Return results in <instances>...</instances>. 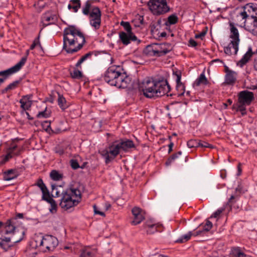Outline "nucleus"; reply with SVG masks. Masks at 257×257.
<instances>
[{
    "label": "nucleus",
    "instance_id": "e2e57ef3",
    "mask_svg": "<svg viewBox=\"0 0 257 257\" xmlns=\"http://www.w3.org/2000/svg\"><path fill=\"white\" fill-rule=\"evenodd\" d=\"M32 96L31 95H27L24 96L22 99H24V100H26L27 101L28 103H31V99L32 98Z\"/></svg>",
    "mask_w": 257,
    "mask_h": 257
},
{
    "label": "nucleus",
    "instance_id": "4d7b16f0",
    "mask_svg": "<svg viewBox=\"0 0 257 257\" xmlns=\"http://www.w3.org/2000/svg\"><path fill=\"white\" fill-rule=\"evenodd\" d=\"M37 116L38 118H40V117L47 118V117H48L49 116V114H48L46 113V111L45 110V111L39 112L37 114Z\"/></svg>",
    "mask_w": 257,
    "mask_h": 257
},
{
    "label": "nucleus",
    "instance_id": "c03bdc74",
    "mask_svg": "<svg viewBox=\"0 0 257 257\" xmlns=\"http://www.w3.org/2000/svg\"><path fill=\"white\" fill-rule=\"evenodd\" d=\"M43 195H42V199L47 201V202L49 201L50 200L52 199V198L50 196V193L48 189L46 190H44L42 191Z\"/></svg>",
    "mask_w": 257,
    "mask_h": 257
},
{
    "label": "nucleus",
    "instance_id": "58836bf2",
    "mask_svg": "<svg viewBox=\"0 0 257 257\" xmlns=\"http://www.w3.org/2000/svg\"><path fill=\"white\" fill-rule=\"evenodd\" d=\"M200 140H190L187 142V146L189 148L199 147Z\"/></svg>",
    "mask_w": 257,
    "mask_h": 257
},
{
    "label": "nucleus",
    "instance_id": "bb28decb",
    "mask_svg": "<svg viewBox=\"0 0 257 257\" xmlns=\"http://www.w3.org/2000/svg\"><path fill=\"white\" fill-rule=\"evenodd\" d=\"M208 83V81L205 77L204 73L200 75L199 77L195 80L193 85L194 86H198L201 84L207 85Z\"/></svg>",
    "mask_w": 257,
    "mask_h": 257
},
{
    "label": "nucleus",
    "instance_id": "f03ea898",
    "mask_svg": "<svg viewBox=\"0 0 257 257\" xmlns=\"http://www.w3.org/2000/svg\"><path fill=\"white\" fill-rule=\"evenodd\" d=\"M85 43L84 35L74 26H69L63 32V49L73 54L80 50Z\"/></svg>",
    "mask_w": 257,
    "mask_h": 257
},
{
    "label": "nucleus",
    "instance_id": "b1692460",
    "mask_svg": "<svg viewBox=\"0 0 257 257\" xmlns=\"http://www.w3.org/2000/svg\"><path fill=\"white\" fill-rule=\"evenodd\" d=\"M144 227L148 229H147V233L148 234H153L157 231V227L155 224L152 223L150 221H147L144 225Z\"/></svg>",
    "mask_w": 257,
    "mask_h": 257
},
{
    "label": "nucleus",
    "instance_id": "bf43d9fd",
    "mask_svg": "<svg viewBox=\"0 0 257 257\" xmlns=\"http://www.w3.org/2000/svg\"><path fill=\"white\" fill-rule=\"evenodd\" d=\"M18 219H17L15 217L12 218L11 219L8 220L10 221V223L12 224L14 226L17 227V224L18 223Z\"/></svg>",
    "mask_w": 257,
    "mask_h": 257
},
{
    "label": "nucleus",
    "instance_id": "13d9d810",
    "mask_svg": "<svg viewBox=\"0 0 257 257\" xmlns=\"http://www.w3.org/2000/svg\"><path fill=\"white\" fill-rule=\"evenodd\" d=\"M174 74H175L176 76V83L178 84V83H182L181 82V72H176L175 73H174Z\"/></svg>",
    "mask_w": 257,
    "mask_h": 257
},
{
    "label": "nucleus",
    "instance_id": "c85d7f7f",
    "mask_svg": "<svg viewBox=\"0 0 257 257\" xmlns=\"http://www.w3.org/2000/svg\"><path fill=\"white\" fill-rule=\"evenodd\" d=\"M20 82L21 80H16L10 83L4 89L2 90V93H5L9 90L15 89L18 87V85L20 83Z\"/></svg>",
    "mask_w": 257,
    "mask_h": 257
},
{
    "label": "nucleus",
    "instance_id": "39448f33",
    "mask_svg": "<svg viewBox=\"0 0 257 257\" xmlns=\"http://www.w3.org/2000/svg\"><path fill=\"white\" fill-rule=\"evenodd\" d=\"M93 0H87L82 8V14L88 17L90 26L98 30L101 23V12L97 6H93Z\"/></svg>",
    "mask_w": 257,
    "mask_h": 257
},
{
    "label": "nucleus",
    "instance_id": "0e129e2a",
    "mask_svg": "<svg viewBox=\"0 0 257 257\" xmlns=\"http://www.w3.org/2000/svg\"><path fill=\"white\" fill-rule=\"evenodd\" d=\"M0 239L3 240V241L8 242V243H12V236L11 237H4L0 238Z\"/></svg>",
    "mask_w": 257,
    "mask_h": 257
},
{
    "label": "nucleus",
    "instance_id": "f704fd0d",
    "mask_svg": "<svg viewBox=\"0 0 257 257\" xmlns=\"http://www.w3.org/2000/svg\"><path fill=\"white\" fill-rule=\"evenodd\" d=\"M70 3L72 4L73 11L74 13H77L78 10L81 8V4L80 0H70Z\"/></svg>",
    "mask_w": 257,
    "mask_h": 257
},
{
    "label": "nucleus",
    "instance_id": "ddd939ff",
    "mask_svg": "<svg viewBox=\"0 0 257 257\" xmlns=\"http://www.w3.org/2000/svg\"><path fill=\"white\" fill-rule=\"evenodd\" d=\"M243 10L246 14L247 20L251 22L252 19L257 18V7L256 5L253 3H249L242 7Z\"/></svg>",
    "mask_w": 257,
    "mask_h": 257
},
{
    "label": "nucleus",
    "instance_id": "4be33fe9",
    "mask_svg": "<svg viewBox=\"0 0 257 257\" xmlns=\"http://www.w3.org/2000/svg\"><path fill=\"white\" fill-rule=\"evenodd\" d=\"M58 94V104L62 110H65L69 106V103L67 102L63 95L57 92Z\"/></svg>",
    "mask_w": 257,
    "mask_h": 257
},
{
    "label": "nucleus",
    "instance_id": "864d4df0",
    "mask_svg": "<svg viewBox=\"0 0 257 257\" xmlns=\"http://www.w3.org/2000/svg\"><path fill=\"white\" fill-rule=\"evenodd\" d=\"M224 208H219L217 209L211 216L210 218H217L220 214L224 211Z\"/></svg>",
    "mask_w": 257,
    "mask_h": 257
},
{
    "label": "nucleus",
    "instance_id": "5fc2aeb1",
    "mask_svg": "<svg viewBox=\"0 0 257 257\" xmlns=\"http://www.w3.org/2000/svg\"><path fill=\"white\" fill-rule=\"evenodd\" d=\"M8 153H10V155H12V157L14 156H19L21 154V150H19V151L15 152L13 150H11V148H9L7 151Z\"/></svg>",
    "mask_w": 257,
    "mask_h": 257
},
{
    "label": "nucleus",
    "instance_id": "f257e3e1",
    "mask_svg": "<svg viewBox=\"0 0 257 257\" xmlns=\"http://www.w3.org/2000/svg\"><path fill=\"white\" fill-rule=\"evenodd\" d=\"M139 90L146 97L149 98L161 97L165 94L171 97L176 95L169 93L171 86L166 80L155 81L149 78L145 79L139 85Z\"/></svg>",
    "mask_w": 257,
    "mask_h": 257
},
{
    "label": "nucleus",
    "instance_id": "6ab92c4d",
    "mask_svg": "<svg viewBox=\"0 0 257 257\" xmlns=\"http://www.w3.org/2000/svg\"><path fill=\"white\" fill-rule=\"evenodd\" d=\"M121 150L127 152L129 149L135 148V145L133 141L130 140H121L119 141Z\"/></svg>",
    "mask_w": 257,
    "mask_h": 257
},
{
    "label": "nucleus",
    "instance_id": "ea45409f",
    "mask_svg": "<svg viewBox=\"0 0 257 257\" xmlns=\"http://www.w3.org/2000/svg\"><path fill=\"white\" fill-rule=\"evenodd\" d=\"M120 25L122 26L124 29L127 32V33H133L132 32V27L129 22L121 21Z\"/></svg>",
    "mask_w": 257,
    "mask_h": 257
},
{
    "label": "nucleus",
    "instance_id": "4c0bfd02",
    "mask_svg": "<svg viewBox=\"0 0 257 257\" xmlns=\"http://www.w3.org/2000/svg\"><path fill=\"white\" fill-rule=\"evenodd\" d=\"M178 21V18L176 14H173L170 15L168 18V21L167 23H169V25H174L176 24Z\"/></svg>",
    "mask_w": 257,
    "mask_h": 257
},
{
    "label": "nucleus",
    "instance_id": "f8f14e48",
    "mask_svg": "<svg viewBox=\"0 0 257 257\" xmlns=\"http://www.w3.org/2000/svg\"><path fill=\"white\" fill-rule=\"evenodd\" d=\"M58 244L57 238L51 235H45L40 242V245L44 246L48 250H53Z\"/></svg>",
    "mask_w": 257,
    "mask_h": 257
},
{
    "label": "nucleus",
    "instance_id": "09e8293b",
    "mask_svg": "<svg viewBox=\"0 0 257 257\" xmlns=\"http://www.w3.org/2000/svg\"><path fill=\"white\" fill-rule=\"evenodd\" d=\"M212 227V223L211 221L207 220L206 223L204 225L203 230L204 232H207L209 231Z\"/></svg>",
    "mask_w": 257,
    "mask_h": 257
},
{
    "label": "nucleus",
    "instance_id": "473e14b6",
    "mask_svg": "<svg viewBox=\"0 0 257 257\" xmlns=\"http://www.w3.org/2000/svg\"><path fill=\"white\" fill-rule=\"evenodd\" d=\"M176 89L177 91V95L178 96H182L185 91V87L183 83H180L177 84Z\"/></svg>",
    "mask_w": 257,
    "mask_h": 257
},
{
    "label": "nucleus",
    "instance_id": "9b49d317",
    "mask_svg": "<svg viewBox=\"0 0 257 257\" xmlns=\"http://www.w3.org/2000/svg\"><path fill=\"white\" fill-rule=\"evenodd\" d=\"M27 60V56H24L14 66L7 70L0 71V84L3 83L9 76L20 70L26 63Z\"/></svg>",
    "mask_w": 257,
    "mask_h": 257
},
{
    "label": "nucleus",
    "instance_id": "49530a36",
    "mask_svg": "<svg viewBox=\"0 0 257 257\" xmlns=\"http://www.w3.org/2000/svg\"><path fill=\"white\" fill-rule=\"evenodd\" d=\"M36 185L39 187L42 191H43L44 190L46 191V189H47V187L44 183L43 181L41 178H40L38 180L36 184Z\"/></svg>",
    "mask_w": 257,
    "mask_h": 257
},
{
    "label": "nucleus",
    "instance_id": "4468645a",
    "mask_svg": "<svg viewBox=\"0 0 257 257\" xmlns=\"http://www.w3.org/2000/svg\"><path fill=\"white\" fill-rule=\"evenodd\" d=\"M238 96V103L247 105H249L254 99L253 92L247 90L240 91Z\"/></svg>",
    "mask_w": 257,
    "mask_h": 257
},
{
    "label": "nucleus",
    "instance_id": "20e7f679",
    "mask_svg": "<svg viewBox=\"0 0 257 257\" xmlns=\"http://www.w3.org/2000/svg\"><path fill=\"white\" fill-rule=\"evenodd\" d=\"M81 191L74 186H71L61 192L59 205L64 210L76 206L81 201Z\"/></svg>",
    "mask_w": 257,
    "mask_h": 257
},
{
    "label": "nucleus",
    "instance_id": "5701e85b",
    "mask_svg": "<svg viewBox=\"0 0 257 257\" xmlns=\"http://www.w3.org/2000/svg\"><path fill=\"white\" fill-rule=\"evenodd\" d=\"M252 55V52L251 48H249L247 52L243 55L242 58L239 61L238 64L240 67L244 65L250 59Z\"/></svg>",
    "mask_w": 257,
    "mask_h": 257
},
{
    "label": "nucleus",
    "instance_id": "423d86ee",
    "mask_svg": "<svg viewBox=\"0 0 257 257\" xmlns=\"http://www.w3.org/2000/svg\"><path fill=\"white\" fill-rule=\"evenodd\" d=\"M173 49V46L169 43L154 44L146 47V53L151 56L161 57L165 55Z\"/></svg>",
    "mask_w": 257,
    "mask_h": 257
},
{
    "label": "nucleus",
    "instance_id": "3c124183",
    "mask_svg": "<svg viewBox=\"0 0 257 257\" xmlns=\"http://www.w3.org/2000/svg\"><path fill=\"white\" fill-rule=\"evenodd\" d=\"M199 147L201 148H212L213 146L208 143L207 142H206L200 140V143H199Z\"/></svg>",
    "mask_w": 257,
    "mask_h": 257
},
{
    "label": "nucleus",
    "instance_id": "7ed1b4c3",
    "mask_svg": "<svg viewBox=\"0 0 257 257\" xmlns=\"http://www.w3.org/2000/svg\"><path fill=\"white\" fill-rule=\"evenodd\" d=\"M118 69L119 67L115 66L109 67L104 74V79L112 86L118 88H127L130 82V78L125 74L120 72Z\"/></svg>",
    "mask_w": 257,
    "mask_h": 257
},
{
    "label": "nucleus",
    "instance_id": "774afa93",
    "mask_svg": "<svg viewBox=\"0 0 257 257\" xmlns=\"http://www.w3.org/2000/svg\"><path fill=\"white\" fill-rule=\"evenodd\" d=\"M232 102V100L230 99H227V103H223V105L224 106V108L225 109L227 108V107L228 106V105L231 104Z\"/></svg>",
    "mask_w": 257,
    "mask_h": 257
},
{
    "label": "nucleus",
    "instance_id": "aec40b11",
    "mask_svg": "<svg viewBox=\"0 0 257 257\" xmlns=\"http://www.w3.org/2000/svg\"><path fill=\"white\" fill-rule=\"evenodd\" d=\"M22 239V237L18 239L15 238V237L12 236V243H8L3 241L0 239V246L5 250L7 251L10 249L12 246H14L15 243L20 242Z\"/></svg>",
    "mask_w": 257,
    "mask_h": 257
},
{
    "label": "nucleus",
    "instance_id": "8fccbe9b",
    "mask_svg": "<svg viewBox=\"0 0 257 257\" xmlns=\"http://www.w3.org/2000/svg\"><path fill=\"white\" fill-rule=\"evenodd\" d=\"M40 36H39L37 38H36L33 44L30 46V49L33 50L36 45H38L41 48H42V46L41 45L40 41H39Z\"/></svg>",
    "mask_w": 257,
    "mask_h": 257
},
{
    "label": "nucleus",
    "instance_id": "a18cd8bd",
    "mask_svg": "<svg viewBox=\"0 0 257 257\" xmlns=\"http://www.w3.org/2000/svg\"><path fill=\"white\" fill-rule=\"evenodd\" d=\"M48 203H50L51 205V208L50 209V211L52 213H55L56 212L57 205L55 202V201L52 198Z\"/></svg>",
    "mask_w": 257,
    "mask_h": 257
},
{
    "label": "nucleus",
    "instance_id": "680f3d73",
    "mask_svg": "<svg viewBox=\"0 0 257 257\" xmlns=\"http://www.w3.org/2000/svg\"><path fill=\"white\" fill-rule=\"evenodd\" d=\"M205 35H206L205 32H202L201 33H200L199 34H196L195 38L196 39L200 38L201 39H202Z\"/></svg>",
    "mask_w": 257,
    "mask_h": 257
},
{
    "label": "nucleus",
    "instance_id": "603ef678",
    "mask_svg": "<svg viewBox=\"0 0 257 257\" xmlns=\"http://www.w3.org/2000/svg\"><path fill=\"white\" fill-rule=\"evenodd\" d=\"M52 190V193H54V191L56 190V192L55 193V197H60V198H61V193H60V192L57 190V186H56L55 185L52 184L51 185Z\"/></svg>",
    "mask_w": 257,
    "mask_h": 257
},
{
    "label": "nucleus",
    "instance_id": "69168bd1",
    "mask_svg": "<svg viewBox=\"0 0 257 257\" xmlns=\"http://www.w3.org/2000/svg\"><path fill=\"white\" fill-rule=\"evenodd\" d=\"M93 208H94V211L95 214H99V215H100L101 216H104L105 215L104 213L97 210V208H96V205H94L93 206Z\"/></svg>",
    "mask_w": 257,
    "mask_h": 257
},
{
    "label": "nucleus",
    "instance_id": "e433bc0d",
    "mask_svg": "<svg viewBox=\"0 0 257 257\" xmlns=\"http://www.w3.org/2000/svg\"><path fill=\"white\" fill-rule=\"evenodd\" d=\"M70 75L74 79H80L82 77V73L78 69H74L70 72Z\"/></svg>",
    "mask_w": 257,
    "mask_h": 257
},
{
    "label": "nucleus",
    "instance_id": "f3484780",
    "mask_svg": "<svg viewBox=\"0 0 257 257\" xmlns=\"http://www.w3.org/2000/svg\"><path fill=\"white\" fill-rule=\"evenodd\" d=\"M57 19V16L55 15L50 13H46L42 18V23L45 26L54 24Z\"/></svg>",
    "mask_w": 257,
    "mask_h": 257
},
{
    "label": "nucleus",
    "instance_id": "0eeeda50",
    "mask_svg": "<svg viewBox=\"0 0 257 257\" xmlns=\"http://www.w3.org/2000/svg\"><path fill=\"white\" fill-rule=\"evenodd\" d=\"M148 6L151 12L156 16L164 15L170 10L167 0H149Z\"/></svg>",
    "mask_w": 257,
    "mask_h": 257
},
{
    "label": "nucleus",
    "instance_id": "79ce46f5",
    "mask_svg": "<svg viewBox=\"0 0 257 257\" xmlns=\"http://www.w3.org/2000/svg\"><path fill=\"white\" fill-rule=\"evenodd\" d=\"M80 257H94V256L90 250L85 249L82 250Z\"/></svg>",
    "mask_w": 257,
    "mask_h": 257
},
{
    "label": "nucleus",
    "instance_id": "338daca9",
    "mask_svg": "<svg viewBox=\"0 0 257 257\" xmlns=\"http://www.w3.org/2000/svg\"><path fill=\"white\" fill-rule=\"evenodd\" d=\"M55 153L58 154L59 155H62L64 154V151L62 148H56Z\"/></svg>",
    "mask_w": 257,
    "mask_h": 257
},
{
    "label": "nucleus",
    "instance_id": "c9c22d12",
    "mask_svg": "<svg viewBox=\"0 0 257 257\" xmlns=\"http://www.w3.org/2000/svg\"><path fill=\"white\" fill-rule=\"evenodd\" d=\"M182 154V152L179 151L177 153L173 154L167 160L166 162V165L167 166H169L171 164V163L174 161L177 158L179 157Z\"/></svg>",
    "mask_w": 257,
    "mask_h": 257
},
{
    "label": "nucleus",
    "instance_id": "a878e982",
    "mask_svg": "<svg viewBox=\"0 0 257 257\" xmlns=\"http://www.w3.org/2000/svg\"><path fill=\"white\" fill-rule=\"evenodd\" d=\"M4 228H5L6 234L13 233L12 236L14 237L16 233V226H14L12 224L10 223L9 220H7L4 224Z\"/></svg>",
    "mask_w": 257,
    "mask_h": 257
},
{
    "label": "nucleus",
    "instance_id": "72a5a7b5",
    "mask_svg": "<svg viewBox=\"0 0 257 257\" xmlns=\"http://www.w3.org/2000/svg\"><path fill=\"white\" fill-rule=\"evenodd\" d=\"M50 176L51 179L54 181H59L63 177L62 174H60L57 171L55 170H52L51 172Z\"/></svg>",
    "mask_w": 257,
    "mask_h": 257
},
{
    "label": "nucleus",
    "instance_id": "7c9ffc66",
    "mask_svg": "<svg viewBox=\"0 0 257 257\" xmlns=\"http://www.w3.org/2000/svg\"><path fill=\"white\" fill-rule=\"evenodd\" d=\"M247 105L246 104H242V103H237L236 106L235 105H233V109H236V111H239L241 112L242 115H244L246 114V108L245 106Z\"/></svg>",
    "mask_w": 257,
    "mask_h": 257
},
{
    "label": "nucleus",
    "instance_id": "a211bd4d",
    "mask_svg": "<svg viewBox=\"0 0 257 257\" xmlns=\"http://www.w3.org/2000/svg\"><path fill=\"white\" fill-rule=\"evenodd\" d=\"M18 175L16 169H10L3 173V179L5 181H10L17 178Z\"/></svg>",
    "mask_w": 257,
    "mask_h": 257
},
{
    "label": "nucleus",
    "instance_id": "dca6fc26",
    "mask_svg": "<svg viewBox=\"0 0 257 257\" xmlns=\"http://www.w3.org/2000/svg\"><path fill=\"white\" fill-rule=\"evenodd\" d=\"M119 38L122 43L125 45L130 43L131 41H135L137 40V37L133 33H126L124 32H121L119 34Z\"/></svg>",
    "mask_w": 257,
    "mask_h": 257
},
{
    "label": "nucleus",
    "instance_id": "6e6552de",
    "mask_svg": "<svg viewBox=\"0 0 257 257\" xmlns=\"http://www.w3.org/2000/svg\"><path fill=\"white\" fill-rule=\"evenodd\" d=\"M230 27V38L232 39L230 43L226 47L224 48V53L228 55H232V52L230 51V47L232 46L234 49V54H236L238 50V45L240 41L239 38V33L238 30L235 27L233 23L229 24Z\"/></svg>",
    "mask_w": 257,
    "mask_h": 257
},
{
    "label": "nucleus",
    "instance_id": "393cba45",
    "mask_svg": "<svg viewBox=\"0 0 257 257\" xmlns=\"http://www.w3.org/2000/svg\"><path fill=\"white\" fill-rule=\"evenodd\" d=\"M250 23V25H251L250 29H247L245 27H244V28L253 35L257 36V18L252 19Z\"/></svg>",
    "mask_w": 257,
    "mask_h": 257
},
{
    "label": "nucleus",
    "instance_id": "412c9836",
    "mask_svg": "<svg viewBox=\"0 0 257 257\" xmlns=\"http://www.w3.org/2000/svg\"><path fill=\"white\" fill-rule=\"evenodd\" d=\"M226 74L225 75V82L227 84H233L236 80L235 73L231 70H228L226 67Z\"/></svg>",
    "mask_w": 257,
    "mask_h": 257
},
{
    "label": "nucleus",
    "instance_id": "9d476101",
    "mask_svg": "<svg viewBox=\"0 0 257 257\" xmlns=\"http://www.w3.org/2000/svg\"><path fill=\"white\" fill-rule=\"evenodd\" d=\"M232 20L234 25L240 27H245L247 29L251 28V25L247 20L246 14L243 10L242 8H236L233 13Z\"/></svg>",
    "mask_w": 257,
    "mask_h": 257
},
{
    "label": "nucleus",
    "instance_id": "2f4dec72",
    "mask_svg": "<svg viewBox=\"0 0 257 257\" xmlns=\"http://www.w3.org/2000/svg\"><path fill=\"white\" fill-rule=\"evenodd\" d=\"M241 248L239 247H233L231 248L230 254L231 257H238L241 254Z\"/></svg>",
    "mask_w": 257,
    "mask_h": 257
},
{
    "label": "nucleus",
    "instance_id": "c756f323",
    "mask_svg": "<svg viewBox=\"0 0 257 257\" xmlns=\"http://www.w3.org/2000/svg\"><path fill=\"white\" fill-rule=\"evenodd\" d=\"M92 54L93 53L92 52H89L88 53L83 55L75 64L76 67H80L81 64L88 58H91Z\"/></svg>",
    "mask_w": 257,
    "mask_h": 257
},
{
    "label": "nucleus",
    "instance_id": "2eb2a0df",
    "mask_svg": "<svg viewBox=\"0 0 257 257\" xmlns=\"http://www.w3.org/2000/svg\"><path fill=\"white\" fill-rule=\"evenodd\" d=\"M133 219L131 222L133 225L140 224L144 219L145 216L142 209L138 207H135L132 209Z\"/></svg>",
    "mask_w": 257,
    "mask_h": 257
},
{
    "label": "nucleus",
    "instance_id": "de8ad7c7",
    "mask_svg": "<svg viewBox=\"0 0 257 257\" xmlns=\"http://www.w3.org/2000/svg\"><path fill=\"white\" fill-rule=\"evenodd\" d=\"M42 126L46 132H50L51 128V122L50 121H44L42 122Z\"/></svg>",
    "mask_w": 257,
    "mask_h": 257
},
{
    "label": "nucleus",
    "instance_id": "a19ab883",
    "mask_svg": "<svg viewBox=\"0 0 257 257\" xmlns=\"http://www.w3.org/2000/svg\"><path fill=\"white\" fill-rule=\"evenodd\" d=\"M13 157L10 153H7V154L5 156H2L1 157V160L0 161V165H4L8 162L10 159H12Z\"/></svg>",
    "mask_w": 257,
    "mask_h": 257
},
{
    "label": "nucleus",
    "instance_id": "37998d69",
    "mask_svg": "<svg viewBox=\"0 0 257 257\" xmlns=\"http://www.w3.org/2000/svg\"><path fill=\"white\" fill-rule=\"evenodd\" d=\"M20 103L21 108L24 110L29 109L31 105V103H28L27 101L24 100V99H21L20 100Z\"/></svg>",
    "mask_w": 257,
    "mask_h": 257
},
{
    "label": "nucleus",
    "instance_id": "6e6d98bb",
    "mask_svg": "<svg viewBox=\"0 0 257 257\" xmlns=\"http://www.w3.org/2000/svg\"><path fill=\"white\" fill-rule=\"evenodd\" d=\"M71 166L73 169H77L80 167L77 161L75 160H71L70 161Z\"/></svg>",
    "mask_w": 257,
    "mask_h": 257
},
{
    "label": "nucleus",
    "instance_id": "cd10ccee",
    "mask_svg": "<svg viewBox=\"0 0 257 257\" xmlns=\"http://www.w3.org/2000/svg\"><path fill=\"white\" fill-rule=\"evenodd\" d=\"M192 236H193V233L191 231H189L187 234L182 235L180 238L175 240V242L180 243L185 242L188 241Z\"/></svg>",
    "mask_w": 257,
    "mask_h": 257
},
{
    "label": "nucleus",
    "instance_id": "1a4fd4ad",
    "mask_svg": "<svg viewBox=\"0 0 257 257\" xmlns=\"http://www.w3.org/2000/svg\"><path fill=\"white\" fill-rule=\"evenodd\" d=\"M121 150L119 141H116L111 143L107 149L102 150L100 154L104 158L105 163L107 164L119 154Z\"/></svg>",
    "mask_w": 257,
    "mask_h": 257
},
{
    "label": "nucleus",
    "instance_id": "052dcab7",
    "mask_svg": "<svg viewBox=\"0 0 257 257\" xmlns=\"http://www.w3.org/2000/svg\"><path fill=\"white\" fill-rule=\"evenodd\" d=\"M197 45V43L193 39H190L189 41V46L195 47Z\"/></svg>",
    "mask_w": 257,
    "mask_h": 257
}]
</instances>
